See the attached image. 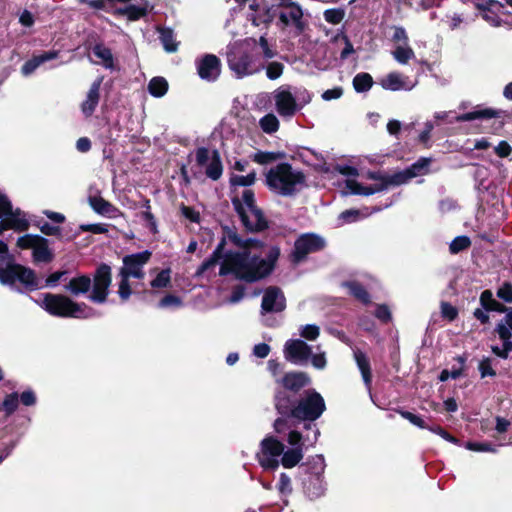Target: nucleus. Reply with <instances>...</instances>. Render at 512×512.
<instances>
[{
    "instance_id": "1",
    "label": "nucleus",
    "mask_w": 512,
    "mask_h": 512,
    "mask_svg": "<svg viewBox=\"0 0 512 512\" xmlns=\"http://www.w3.org/2000/svg\"><path fill=\"white\" fill-rule=\"evenodd\" d=\"M280 254L277 245L270 246L264 258L251 251H230L220 265L219 275L232 274L237 280L246 283L258 282L273 273Z\"/></svg>"
},
{
    "instance_id": "2",
    "label": "nucleus",
    "mask_w": 512,
    "mask_h": 512,
    "mask_svg": "<svg viewBox=\"0 0 512 512\" xmlns=\"http://www.w3.org/2000/svg\"><path fill=\"white\" fill-rule=\"evenodd\" d=\"M265 185L278 195L291 197L306 186V175L294 170L290 163L282 162L267 171Z\"/></svg>"
},
{
    "instance_id": "3",
    "label": "nucleus",
    "mask_w": 512,
    "mask_h": 512,
    "mask_svg": "<svg viewBox=\"0 0 512 512\" xmlns=\"http://www.w3.org/2000/svg\"><path fill=\"white\" fill-rule=\"evenodd\" d=\"M231 203L247 232L258 233L268 229V220L262 209L256 205L253 190L245 189L242 200L235 196L231 199Z\"/></svg>"
},
{
    "instance_id": "4",
    "label": "nucleus",
    "mask_w": 512,
    "mask_h": 512,
    "mask_svg": "<svg viewBox=\"0 0 512 512\" xmlns=\"http://www.w3.org/2000/svg\"><path fill=\"white\" fill-rule=\"evenodd\" d=\"M4 256L9 257V262L5 267H0V283L3 285H14L19 281L29 291L40 288L36 272L22 264L15 263L13 256L9 255L8 245L0 240V261Z\"/></svg>"
},
{
    "instance_id": "5",
    "label": "nucleus",
    "mask_w": 512,
    "mask_h": 512,
    "mask_svg": "<svg viewBox=\"0 0 512 512\" xmlns=\"http://www.w3.org/2000/svg\"><path fill=\"white\" fill-rule=\"evenodd\" d=\"M41 307L51 316L59 318H87L86 310L92 311L86 303L75 302L63 294L45 293Z\"/></svg>"
},
{
    "instance_id": "6",
    "label": "nucleus",
    "mask_w": 512,
    "mask_h": 512,
    "mask_svg": "<svg viewBox=\"0 0 512 512\" xmlns=\"http://www.w3.org/2000/svg\"><path fill=\"white\" fill-rule=\"evenodd\" d=\"M325 460L322 455L312 456L306 463L300 465L306 476L303 478V492L310 499L315 500L325 493L324 477Z\"/></svg>"
},
{
    "instance_id": "7",
    "label": "nucleus",
    "mask_w": 512,
    "mask_h": 512,
    "mask_svg": "<svg viewBox=\"0 0 512 512\" xmlns=\"http://www.w3.org/2000/svg\"><path fill=\"white\" fill-rule=\"evenodd\" d=\"M131 0H92L90 7L105 10L115 16H126L129 21H137L148 14V6L130 4Z\"/></svg>"
},
{
    "instance_id": "8",
    "label": "nucleus",
    "mask_w": 512,
    "mask_h": 512,
    "mask_svg": "<svg viewBox=\"0 0 512 512\" xmlns=\"http://www.w3.org/2000/svg\"><path fill=\"white\" fill-rule=\"evenodd\" d=\"M326 410L322 395L314 389L307 390L305 396L298 399L294 419L313 422Z\"/></svg>"
},
{
    "instance_id": "9",
    "label": "nucleus",
    "mask_w": 512,
    "mask_h": 512,
    "mask_svg": "<svg viewBox=\"0 0 512 512\" xmlns=\"http://www.w3.org/2000/svg\"><path fill=\"white\" fill-rule=\"evenodd\" d=\"M326 241L323 237L315 233L301 234L294 242L293 250L289 258L290 261L297 265L307 260L308 255L324 250Z\"/></svg>"
},
{
    "instance_id": "10",
    "label": "nucleus",
    "mask_w": 512,
    "mask_h": 512,
    "mask_svg": "<svg viewBox=\"0 0 512 512\" xmlns=\"http://www.w3.org/2000/svg\"><path fill=\"white\" fill-rule=\"evenodd\" d=\"M112 283V268L107 263H100L91 277V293L88 296L93 303L103 304L107 301Z\"/></svg>"
},
{
    "instance_id": "11",
    "label": "nucleus",
    "mask_w": 512,
    "mask_h": 512,
    "mask_svg": "<svg viewBox=\"0 0 512 512\" xmlns=\"http://www.w3.org/2000/svg\"><path fill=\"white\" fill-rule=\"evenodd\" d=\"M196 163L199 167L205 168V175L213 180L217 181L223 174V164L221 156L218 150L214 149L211 152L206 147H199L195 151Z\"/></svg>"
},
{
    "instance_id": "12",
    "label": "nucleus",
    "mask_w": 512,
    "mask_h": 512,
    "mask_svg": "<svg viewBox=\"0 0 512 512\" xmlns=\"http://www.w3.org/2000/svg\"><path fill=\"white\" fill-rule=\"evenodd\" d=\"M152 252H142L125 255L122 259L123 266L119 269L120 274L142 280L145 277L144 266L150 261Z\"/></svg>"
},
{
    "instance_id": "13",
    "label": "nucleus",
    "mask_w": 512,
    "mask_h": 512,
    "mask_svg": "<svg viewBox=\"0 0 512 512\" xmlns=\"http://www.w3.org/2000/svg\"><path fill=\"white\" fill-rule=\"evenodd\" d=\"M479 302L481 308H476L473 312V316L482 325H486L490 322L489 312L504 313L509 310V307L494 298L493 292L490 289L481 292Z\"/></svg>"
},
{
    "instance_id": "14",
    "label": "nucleus",
    "mask_w": 512,
    "mask_h": 512,
    "mask_svg": "<svg viewBox=\"0 0 512 512\" xmlns=\"http://www.w3.org/2000/svg\"><path fill=\"white\" fill-rule=\"evenodd\" d=\"M228 66L238 78L252 75L259 71L253 61V56L246 51H235L228 54Z\"/></svg>"
},
{
    "instance_id": "15",
    "label": "nucleus",
    "mask_w": 512,
    "mask_h": 512,
    "mask_svg": "<svg viewBox=\"0 0 512 512\" xmlns=\"http://www.w3.org/2000/svg\"><path fill=\"white\" fill-rule=\"evenodd\" d=\"M462 4H472L481 18L493 27H499L502 24V19L495 10V6H502L498 0H459Z\"/></svg>"
},
{
    "instance_id": "16",
    "label": "nucleus",
    "mask_w": 512,
    "mask_h": 512,
    "mask_svg": "<svg viewBox=\"0 0 512 512\" xmlns=\"http://www.w3.org/2000/svg\"><path fill=\"white\" fill-rule=\"evenodd\" d=\"M284 356L293 364H303L312 356V349L301 339H290L284 345Z\"/></svg>"
},
{
    "instance_id": "17",
    "label": "nucleus",
    "mask_w": 512,
    "mask_h": 512,
    "mask_svg": "<svg viewBox=\"0 0 512 512\" xmlns=\"http://www.w3.org/2000/svg\"><path fill=\"white\" fill-rule=\"evenodd\" d=\"M431 162V158L420 157L408 168L394 173L391 179L392 183H394L395 186H400L407 183L412 178L421 175H427L429 173V166Z\"/></svg>"
},
{
    "instance_id": "18",
    "label": "nucleus",
    "mask_w": 512,
    "mask_h": 512,
    "mask_svg": "<svg viewBox=\"0 0 512 512\" xmlns=\"http://www.w3.org/2000/svg\"><path fill=\"white\" fill-rule=\"evenodd\" d=\"M286 308V298L282 290L277 286H269L265 289L261 302L262 313H278Z\"/></svg>"
},
{
    "instance_id": "19",
    "label": "nucleus",
    "mask_w": 512,
    "mask_h": 512,
    "mask_svg": "<svg viewBox=\"0 0 512 512\" xmlns=\"http://www.w3.org/2000/svg\"><path fill=\"white\" fill-rule=\"evenodd\" d=\"M283 9H289V12L280 11L278 15L279 22L284 27L293 24L297 35L302 34L306 29V23L303 21L302 7L297 2H288L284 5Z\"/></svg>"
},
{
    "instance_id": "20",
    "label": "nucleus",
    "mask_w": 512,
    "mask_h": 512,
    "mask_svg": "<svg viewBox=\"0 0 512 512\" xmlns=\"http://www.w3.org/2000/svg\"><path fill=\"white\" fill-rule=\"evenodd\" d=\"M274 100L276 110L282 117H292L299 111L296 97L289 90L278 89L275 93Z\"/></svg>"
},
{
    "instance_id": "21",
    "label": "nucleus",
    "mask_w": 512,
    "mask_h": 512,
    "mask_svg": "<svg viewBox=\"0 0 512 512\" xmlns=\"http://www.w3.org/2000/svg\"><path fill=\"white\" fill-rule=\"evenodd\" d=\"M197 72L201 79L216 80L221 72V61L214 54H206L197 61Z\"/></svg>"
},
{
    "instance_id": "22",
    "label": "nucleus",
    "mask_w": 512,
    "mask_h": 512,
    "mask_svg": "<svg viewBox=\"0 0 512 512\" xmlns=\"http://www.w3.org/2000/svg\"><path fill=\"white\" fill-rule=\"evenodd\" d=\"M280 383L285 390L298 393L311 384V378L306 372L291 371L284 374Z\"/></svg>"
},
{
    "instance_id": "23",
    "label": "nucleus",
    "mask_w": 512,
    "mask_h": 512,
    "mask_svg": "<svg viewBox=\"0 0 512 512\" xmlns=\"http://www.w3.org/2000/svg\"><path fill=\"white\" fill-rule=\"evenodd\" d=\"M297 402L298 399L286 391H278L274 397L276 411L285 417L294 418Z\"/></svg>"
},
{
    "instance_id": "24",
    "label": "nucleus",
    "mask_w": 512,
    "mask_h": 512,
    "mask_svg": "<svg viewBox=\"0 0 512 512\" xmlns=\"http://www.w3.org/2000/svg\"><path fill=\"white\" fill-rule=\"evenodd\" d=\"M102 80V77L98 78L91 84L86 99L81 104V111L87 118L93 115L98 106Z\"/></svg>"
},
{
    "instance_id": "25",
    "label": "nucleus",
    "mask_w": 512,
    "mask_h": 512,
    "mask_svg": "<svg viewBox=\"0 0 512 512\" xmlns=\"http://www.w3.org/2000/svg\"><path fill=\"white\" fill-rule=\"evenodd\" d=\"M226 246V237L223 236L219 243L217 244L216 248L212 252V254L209 256V258L205 259L201 265L197 268L195 276H202L207 270L214 267L221 259L223 261L226 259V255L230 251H225Z\"/></svg>"
},
{
    "instance_id": "26",
    "label": "nucleus",
    "mask_w": 512,
    "mask_h": 512,
    "mask_svg": "<svg viewBox=\"0 0 512 512\" xmlns=\"http://www.w3.org/2000/svg\"><path fill=\"white\" fill-rule=\"evenodd\" d=\"M354 360L357 364L358 369L361 372L363 382L368 390L371 389L372 385V369L370 360L366 353L356 348L353 350Z\"/></svg>"
},
{
    "instance_id": "27",
    "label": "nucleus",
    "mask_w": 512,
    "mask_h": 512,
    "mask_svg": "<svg viewBox=\"0 0 512 512\" xmlns=\"http://www.w3.org/2000/svg\"><path fill=\"white\" fill-rule=\"evenodd\" d=\"M32 257L35 263H50L54 259V253L49 248V240L41 237L32 250Z\"/></svg>"
},
{
    "instance_id": "28",
    "label": "nucleus",
    "mask_w": 512,
    "mask_h": 512,
    "mask_svg": "<svg viewBox=\"0 0 512 512\" xmlns=\"http://www.w3.org/2000/svg\"><path fill=\"white\" fill-rule=\"evenodd\" d=\"M64 288L74 296L85 294L91 289V277L87 274L73 277Z\"/></svg>"
},
{
    "instance_id": "29",
    "label": "nucleus",
    "mask_w": 512,
    "mask_h": 512,
    "mask_svg": "<svg viewBox=\"0 0 512 512\" xmlns=\"http://www.w3.org/2000/svg\"><path fill=\"white\" fill-rule=\"evenodd\" d=\"M504 114L505 112L503 110L483 108L463 113L458 117V120L462 122H469L476 119L501 118Z\"/></svg>"
},
{
    "instance_id": "30",
    "label": "nucleus",
    "mask_w": 512,
    "mask_h": 512,
    "mask_svg": "<svg viewBox=\"0 0 512 512\" xmlns=\"http://www.w3.org/2000/svg\"><path fill=\"white\" fill-rule=\"evenodd\" d=\"M342 287L348 289L349 294L364 305L371 303V296L362 283L356 280L342 282Z\"/></svg>"
},
{
    "instance_id": "31",
    "label": "nucleus",
    "mask_w": 512,
    "mask_h": 512,
    "mask_svg": "<svg viewBox=\"0 0 512 512\" xmlns=\"http://www.w3.org/2000/svg\"><path fill=\"white\" fill-rule=\"evenodd\" d=\"M88 201L91 208L97 214L103 216L111 217L114 216L119 211L117 207H115L112 203H110L101 196H90Z\"/></svg>"
},
{
    "instance_id": "32",
    "label": "nucleus",
    "mask_w": 512,
    "mask_h": 512,
    "mask_svg": "<svg viewBox=\"0 0 512 512\" xmlns=\"http://www.w3.org/2000/svg\"><path fill=\"white\" fill-rule=\"evenodd\" d=\"M260 445L263 456L279 457L283 454L285 449V445L274 436L265 437Z\"/></svg>"
},
{
    "instance_id": "33",
    "label": "nucleus",
    "mask_w": 512,
    "mask_h": 512,
    "mask_svg": "<svg viewBox=\"0 0 512 512\" xmlns=\"http://www.w3.org/2000/svg\"><path fill=\"white\" fill-rule=\"evenodd\" d=\"M346 188L353 195L369 196L385 190V186L372 187L371 185L365 186L354 179L346 180Z\"/></svg>"
},
{
    "instance_id": "34",
    "label": "nucleus",
    "mask_w": 512,
    "mask_h": 512,
    "mask_svg": "<svg viewBox=\"0 0 512 512\" xmlns=\"http://www.w3.org/2000/svg\"><path fill=\"white\" fill-rule=\"evenodd\" d=\"M29 221L26 218L6 217L0 221V235L5 231L12 229L17 232H24L29 229Z\"/></svg>"
},
{
    "instance_id": "35",
    "label": "nucleus",
    "mask_w": 512,
    "mask_h": 512,
    "mask_svg": "<svg viewBox=\"0 0 512 512\" xmlns=\"http://www.w3.org/2000/svg\"><path fill=\"white\" fill-rule=\"evenodd\" d=\"M286 153L283 151H257L250 156L251 160L260 165H267L277 160L284 159Z\"/></svg>"
},
{
    "instance_id": "36",
    "label": "nucleus",
    "mask_w": 512,
    "mask_h": 512,
    "mask_svg": "<svg viewBox=\"0 0 512 512\" xmlns=\"http://www.w3.org/2000/svg\"><path fill=\"white\" fill-rule=\"evenodd\" d=\"M302 447L290 448L287 451L284 450L281 458V464L284 468L290 469L297 466L303 459Z\"/></svg>"
},
{
    "instance_id": "37",
    "label": "nucleus",
    "mask_w": 512,
    "mask_h": 512,
    "mask_svg": "<svg viewBox=\"0 0 512 512\" xmlns=\"http://www.w3.org/2000/svg\"><path fill=\"white\" fill-rule=\"evenodd\" d=\"M158 31L164 50L168 53L176 52L179 43L175 40L173 30L169 27H162Z\"/></svg>"
},
{
    "instance_id": "38",
    "label": "nucleus",
    "mask_w": 512,
    "mask_h": 512,
    "mask_svg": "<svg viewBox=\"0 0 512 512\" xmlns=\"http://www.w3.org/2000/svg\"><path fill=\"white\" fill-rule=\"evenodd\" d=\"M92 52L97 58L101 59L105 68L112 69L114 67V57L110 48L102 43H97L92 48Z\"/></svg>"
},
{
    "instance_id": "39",
    "label": "nucleus",
    "mask_w": 512,
    "mask_h": 512,
    "mask_svg": "<svg viewBox=\"0 0 512 512\" xmlns=\"http://www.w3.org/2000/svg\"><path fill=\"white\" fill-rule=\"evenodd\" d=\"M373 78L369 73L361 72L355 75L353 78V88L358 93H364L371 89L373 86Z\"/></svg>"
},
{
    "instance_id": "40",
    "label": "nucleus",
    "mask_w": 512,
    "mask_h": 512,
    "mask_svg": "<svg viewBox=\"0 0 512 512\" xmlns=\"http://www.w3.org/2000/svg\"><path fill=\"white\" fill-rule=\"evenodd\" d=\"M168 82L163 77H153L148 84L149 93L156 97H163L168 91Z\"/></svg>"
},
{
    "instance_id": "41",
    "label": "nucleus",
    "mask_w": 512,
    "mask_h": 512,
    "mask_svg": "<svg viewBox=\"0 0 512 512\" xmlns=\"http://www.w3.org/2000/svg\"><path fill=\"white\" fill-rule=\"evenodd\" d=\"M381 86L385 90L398 91L404 88V81L399 73L391 72L381 80Z\"/></svg>"
},
{
    "instance_id": "42",
    "label": "nucleus",
    "mask_w": 512,
    "mask_h": 512,
    "mask_svg": "<svg viewBox=\"0 0 512 512\" xmlns=\"http://www.w3.org/2000/svg\"><path fill=\"white\" fill-rule=\"evenodd\" d=\"M365 177L369 180L377 181L378 183L371 185L372 187H380L382 185L385 186V190L388 189L390 186H395L394 183H392L391 179L393 177L392 175L382 173L381 171H367L365 174Z\"/></svg>"
},
{
    "instance_id": "43",
    "label": "nucleus",
    "mask_w": 512,
    "mask_h": 512,
    "mask_svg": "<svg viewBox=\"0 0 512 512\" xmlns=\"http://www.w3.org/2000/svg\"><path fill=\"white\" fill-rule=\"evenodd\" d=\"M118 277L120 278V281L118 283V295L121 300V302L125 303L129 300L130 296L133 293L131 284H130V278L129 276H126L124 274H120L118 272Z\"/></svg>"
},
{
    "instance_id": "44",
    "label": "nucleus",
    "mask_w": 512,
    "mask_h": 512,
    "mask_svg": "<svg viewBox=\"0 0 512 512\" xmlns=\"http://www.w3.org/2000/svg\"><path fill=\"white\" fill-rule=\"evenodd\" d=\"M19 406V395L17 392H12L5 396L0 405V410H3L6 417L11 416Z\"/></svg>"
},
{
    "instance_id": "45",
    "label": "nucleus",
    "mask_w": 512,
    "mask_h": 512,
    "mask_svg": "<svg viewBox=\"0 0 512 512\" xmlns=\"http://www.w3.org/2000/svg\"><path fill=\"white\" fill-rule=\"evenodd\" d=\"M259 125L263 132L273 134L278 131L280 123L274 114L268 113L260 119Z\"/></svg>"
},
{
    "instance_id": "46",
    "label": "nucleus",
    "mask_w": 512,
    "mask_h": 512,
    "mask_svg": "<svg viewBox=\"0 0 512 512\" xmlns=\"http://www.w3.org/2000/svg\"><path fill=\"white\" fill-rule=\"evenodd\" d=\"M21 210L17 208L13 210L12 203L5 194H0V218L6 219V217H19Z\"/></svg>"
},
{
    "instance_id": "47",
    "label": "nucleus",
    "mask_w": 512,
    "mask_h": 512,
    "mask_svg": "<svg viewBox=\"0 0 512 512\" xmlns=\"http://www.w3.org/2000/svg\"><path fill=\"white\" fill-rule=\"evenodd\" d=\"M256 182V171L252 170L246 176L242 175H232L230 177V185L231 186H241V187H250L254 185Z\"/></svg>"
},
{
    "instance_id": "48",
    "label": "nucleus",
    "mask_w": 512,
    "mask_h": 512,
    "mask_svg": "<svg viewBox=\"0 0 512 512\" xmlns=\"http://www.w3.org/2000/svg\"><path fill=\"white\" fill-rule=\"evenodd\" d=\"M392 54L395 60L401 64L408 63L415 56L413 49L408 45H398Z\"/></svg>"
},
{
    "instance_id": "49",
    "label": "nucleus",
    "mask_w": 512,
    "mask_h": 512,
    "mask_svg": "<svg viewBox=\"0 0 512 512\" xmlns=\"http://www.w3.org/2000/svg\"><path fill=\"white\" fill-rule=\"evenodd\" d=\"M152 288H167L171 286V269L161 270L157 276L150 282Z\"/></svg>"
},
{
    "instance_id": "50",
    "label": "nucleus",
    "mask_w": 512,
    "mask_h": 512,
    "mask_svg": "<svg viewBox=\"0 0 512 512\" xmlns=\"http://www.w3.org/2000/svg\"><path fill=\"white\" fill-rule=\"evenodd\" d=\"M471 246V240L468 236L461 235L455 237L449 245L451 254H457L461 251L468 249Z\"/></svg>"
},
{
    "instance_id": "51",
    "label": "nucleus",
    "mask_w": 512,
    "mask_h": 512,
    "mask_svg": "<svg viewBox=\"0 0 512 512\" xmlns=\"http://www.w3.org/2000/svg\"><path fill=\"white\" fill-rule=\"evenodd\" d=\"M495 332L498 334L503 345L507 348H512V330L507 328L503 321H500L495 328Z\"/></svg>"
},
{
    "instance_id": "52",
    "label": "nucleus",
    "mask_w": 512,
    "mask_h": 512,
    "mask_svg": "<svg viewBox=\"0 0 512 512\" xmlns=\"http://www.w3.org/2000/svg\"><path fill=\"white\" fill-rule=\"evenodd\" d=\"M42 236L36 234H25L17 239V247L22 250L32 249L37 244L38 240L41 239Z\"/></svg>"
},
{
    "instance_id": "53",
    "label": "nucleus",
    "mask_w": 512,
    "mask_h": 512,
    "mask_svg": "<svg viewBox=\"0 0 512 512\" xmlns=\"http://www.w3.org/2000/svg\"><path fill=\"white\" fill-rule=\"evenodd\" d=\"M323 15L326 22L336 25L344 19L345 10L342 8H331L325 10Z\"/></svg>"
},
{
    "instance_id": "54",
    "label": "nucleus",
    "mask_w": 512,
    "mask_h": 512,
    "mask_svg": "<svg viewBox=\"0 0 512 512\" xmlns=\"http://www.w3.org/2000/svg\"><path fill=\"white\" fill-rule=\"evenodd\" d=\"M390 29L393 30V34L391 36V41L400 44V45H408L409 37L404 27L392 25Z\"/></svg>"
},
{
    "instance_id": "55",
    "label": "nucleus",
    "mask_w": 512,
    "mask_h": 512,
    "mask_svg": "<svg viewBox=\"0 0 512 512\" xmlns=\"http://www.w3.org/2000/svg\"><path fill=\"white\" fill-rule=\"evenodd\" d=\"M395 411L398 414H400L401 417L408 420L411 424H413L421 429L428 428V424L420 416H418L410 411L403 410L401 408H398Z\"/></svg>"
},
{
    "instance_id": "56",
    "label": "nucleus",
    "mask_w": 512,
    "mask_h": 512,
    "mask_svg": "<svg viewBox=\"0 0 512 512\" xmlns=\"http://www.w3.org/2000/svg\"><path fill=\"white\" fill-rule=\"evenodd\" d=\"M284 70V65L281 62L273 61L268 63L266 67V75L270 80L278 79Z\"/></svg>"
},
{
    "instance_id": "57",
    "label": "nucleus",
    "mask_w": 512,
    "mask_h": 512,
    "mask_svg": "<svg viewBox=\"0 0 512 512\" xmlns=\"http://www.w3.org/2000/svg\"><path fill=\"white\" fill-rule=\"evenodd\" d=\"M440 308L441 316L449 322H453L458 317V309L449 302H441Z\"/></svg>"
},
{
    "instance_id": "58",
    "label": "nucleus",
    "mask_w": 512,
    "mask_h": 512,
    "mask_svg": "<svg viewBox=\"0 0 512 512\" xmlns=\"http://www.w3.org/2000/svg\"><path fill=\"white\" fill-rule=\"evenodd\" d=\"M342 39L344 41L345 47L340 53L341 59H347L351 54L355 52L352 42L349 37L344 33L340 32L335 36V40Z\"/></svg>"
},
{
    "instance_id": "59",
    "label": "nucleus",
    "mask_w": 512,
    "mask_h": 512,
    "mask_svg": "<svg viewBox=\"0 0 512 512\" xmlns=\"http://www.w3.org/2000/svg\"><path fill=\"white\" fill-rule=\"evenodd\" d=\"M38 228L40 229L41 233H43L46 236H57L61 237V228L59 226L51 225L49 222L46 221H39L37 223Z\"/></svg>"
},
{
    "instance_id": "60",
    "label": "nucleus",
    "mask_w": 512,
    "mask_h": 512,
    "mask_svg": "<svg viewBox=\"0 0 512 512\" xmlns=\"http://www.w3.org/2000/svg\"><path fill=\"white\" fill-rule=\"evenodd\" d=\"M141 219L146 223V226L149 228L152 234L158 233L157 220L154 214L150 211H142L140 213Z\"/></svg>"
},
{
    "instance_id": "61",
    "label": "nucleus",
    "mask_w": 512,
    "mask_h": 512,
    "mask_svg": "<svg viewBox=\"0 0 512 512\" xmlns=\"http://www.w3.org/2000/svg\"><path fill=\"white\" fill-rule=\"evenodd\" d=\"M497 297L506 303H512V283L504 282L497 290Z\"/></svg>"
},
{
    "instance_id": "62",
    "label": "nucleus",
    "mask_w": 512,
    "mask_h": 512,
    "mask_svg": "<svg viewBox=\"0 0 512 512\" xmlns=\"http://www.w3.org/2000/svg\"><path fill=\"white\" fill-rule=\"evenodd\" d=\"M278 491L283 495L292 493L291 479L286 473H281L277 484Z\"/></svg>"
},
{
    "instance_id": "63",
    "label": "nucleus",
    "mask_w": 512,
    "mask_h": 512,
    "mask_svg": "<svg viewBox=\"0 0 512 512\" xmlns=\"http://www.w3.org/2000/svg\"><path fill=\"white\" fill-rule=\"evenodd\" d=\"M79 228L83 232H91L93 234H105L108 232V225L102 223L81 224Z\"/></svg>"
},
{
    "instance_id": "64",
    "label": "nucleus",
    "mask_w": 512,
    "mask_h": 512,
    "mask_svg": "<svg viewBox=\"0 0 512 512\" xmlns=\"http://www.w3.org/2000/svg\"><path fill=\"white\" fill-rule=\"evenodd\" d=\"M260 466L264 470L275 471L279 467V461L277 457L272 456H261L258 458Z\"/></svg>"
}]
</instances>
